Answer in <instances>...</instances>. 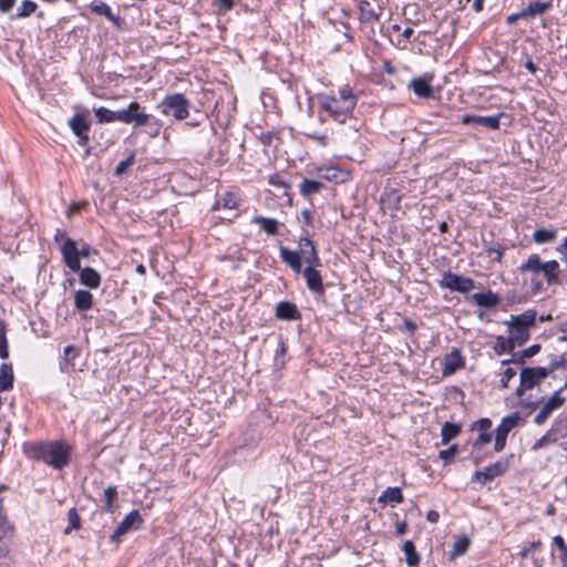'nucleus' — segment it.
<instances>
[{
    "instance_id": "b1692460",
    "label": "nucleus",
    "mask_w": 567,
    "mask_h": 567,
    "mask_svg": "<svg viewBox=\"0 0 567 567\" xmlns=\"http://www.w3.org/2000/svg\"><path fill=\"white\" fill-rule=\"evenodd\" d=\"M13 383V369L9 363H3L0 367V391H7L12 388Z\"/></svg>"
},
{
    "instance_id": "412c9836",
    "label": "nucleus",
    "mask_w": 567,
    "mask_h": 567,
    "mask_svg": "<svg viewBox=\"0 0 567 567\" xmlns=\"http://www.w3.org/2000/svg\"><path fill=\"white\" fill-rule=\"evenodd\" d=\"M93 296L87 290H78L74 293V305L78 310L85 311L92 307Z\"/></svg>"
},
{
    "instance_id": "e2e57ef3",
    "label": "nucleus",
    "mask_w": 567,
    "mask_h": 567,
    "mask_svg": "<svg viewBox=\"0 0 567 567\" xmlns=\"http://www.w3.org/2000/svg\"><path fill=\"white\" fill-rule=\"evenodd\" d=\"M91 249L89 245H83L79 248V258H86L90 256Z\"/></svg>"
},
{
    "instance_id": "f8f14e48",
    "label": "nucleus",
    "mask_w": 567,
    "mask_h": 567,
    "mask_svg": "<svg viewBox=\"0 0 567 567\" xmlns=\"http://www.w3.org/2000/svg\"><path fill=\"white\" fill-rule=\"evenodd\" d=\"M433 78V74L430 73H425L419 78H413L409 83V89L412 90L419 97L429 99L433 93L431 86Z\"/></svg>"
},
{
    "instance_id": "4d7b16f0",
    "label": "nucleus",
    "mask_w": 567,
    "mask_h": 567,
    "mask_svg": "<svg viewBox=\"0 0 567 567\" xmlns=\"http://www.w3.org/2000/svg\"><path fill=\"white\" fill-rule=\"evenodd\" d=\"M539 350H540V346L533 344L529 348L522 351V358H530V357L535 355L536 353H538Z\"/></svg>"
},
{
    "instance_id": "72a5a7b5",
    "label": "nucleus",
    "mask_w": 567,
    "mask_h": 567,
    "mask_svg": "<svg viewBox=\"0 0 567 567\" xmlns=\"http://www.w3.org/2000/svg\"><path fill=\"white\" fill-rule=\"evenodd\" d=\"M558 271L559 265L556 260L544 262L540 270V272H544L546 276L548 284H551L557 279Z\"/></svg>"
},
{
    "instance_id": "58836bf2",
    "label": "nucleus",
    "mask_w": 567,
    "mask_h": 567,
    "mask_svg": "<svg viewBox=\"0 0 567 567\" xmlns=\"http://www.w3.org/2000/svg\"><path fill=\"white\" fill-rule=\"evenodd\" d=\"M68 527L64 529V533L68 535L73 529H80L81 527V518L75 508H71L68 513Z\"/></svg>"
},
{
    "instance_id": "0e129e2a",
    "label": "nucleus",
    "mask_w": 567,
    "mask_h": 567,
    "mask_svg": "<svg viewBox=\"0 0 567 567\" xmlns=\"http://www.w3.org/2000/svg\"><path fill=\"white\" fill-rule=\"evenodd\" d=\"M557 250L564 255V260L567 264V237L563 241V244L557 248Z\"/></svg>"
},
{
    "instance_id": "39448f33",
    "label": "nucleus",
    "mask_w": 567,
    "mask_h": 567,
    "mask_svg": "<svg viewBox=\"0 0 567 567\" xmlns=\"http://www.w3.org/2000/svg\"><path fill=\"white\" fill-rule=\"evenodd\" d=\"M151 115L136 101L128 104L127 107L118 110L117 121L124 124H134L145 126L150 122Z\"/></svg>"
},
{
    "instance_id": "423d86ee",
    "label": "nucleus",
    "mask_w": 567,
    "mask_h": 567,
    "mask_svg": "<svg viewBox=\"0 0 567 567\" xmlns=\"http://www.w3.org/2000/svg\"><path fill=\"white\" fill-rule=\"evenodd\" d=\"M519 420L520 416L518 413H513L502 419L495 430L494 449L496 452H501L505 447L508 433L518 425Z\"/></svg>"
},
{
    "instance_id": "bf43d9fd",
    "label": "nucleus",
    "mask_w": 567,
    "mask_h": 567,
    "mask_svg": "<svg viewBox=\"0 0 567 567\" xmlns=\"http://www.w3.org/2000/svg\"><path fill=\"white\" fill-rule=\"evenodd\" d=\"M16 0H0V10L8 12L13 7Z\"/></svg>"
},
{
    "instance_id": "3c124183",
    "label": "nucleus",
    "mask_w": 567,
    "mask_h": 567,
    "mask_svg": "<svg viewBox=\"0 0 567 567\" xmlns=\"http://www.w3.org/2000/svg\"><path fill=\"white\" fill-rule=\"evenodd\" d=\"M540 546H542V542L539 539L533 542L529 545V547H525L520 550V553H519L520 558H523V559L526 558L532 551L539 549Z\"/></svg>"
},
{
    "instance_id": "8fccbe9b",
    "label": "nucleus",
    "mask_w": 567,
    "mask_h": 567,
    "mask_svg": "<svg viewBox=\"0 0 567 567\" xmlns=\"http://www.w3.org/2000/svg\"><path fill=\"white\" fill-rule=\"evenodd\" d=\"M492 440V435L488 432H483L478 434L477 439L474 442V447H481L487 443H489Z\"/></svg>"
},
{
    "instance_id": "dca6fc26",
    "label": "nucleus",
    "mask_w": 567,
    "mask_h": 567,
    "mask_svg": "<svg viewBox=\"0 0 567 567\" xmlns=\"http://www.w3.org/2000/svg\"><path fill=\"white\" fill-rule=\"evenodd\" d=\"M464 361L458 350L454 349L444 358L443 375L447 377L463 368Z\"/></svg>"
},
{
    "instance_id": "f3484780",
    "label": "nucleus",
    "mask_w": 567,
    "mask_h": 567,
    "mask_svg": "<svg viewBox=\"0 0 567 567\" xmlns=\"http://www.w3.org/2000/svg\"><path fill=\"white\" fill-rule=\"evenodd\" d=\"M316 266H307L302 274L307 281L308 288L313 292H323L322 278L315 269Z\"/></svg>"
},
{
    "instance_id": "37998d69",
    "label": "nucleus",
    "mask_w": 567,
    "mask_h": 567,
    "mask_svg": "<svg viewBox=\"0 0 567 567\" xmlns=\"http://www.w3.org/2000/svg\"><path fill=\"white\" fill-rule=\"evenodd\" d=\"M516 375L515 369L511 367H506L504 371L501 373L499 379V388L506 389L508 386V382Z\"/></svg>"
},
{
    "instance_id": "69168bd1",
    "label": "nucleus",
    "mask_w": 567,
    "mask_h": 567,
    "mask_svg": "<svg viewBox=\"0 0 567 567\" xmlns=\"http://www.w3.org/2000/svg\"><path fill=\"white\" fill-rule=\"evenodd\" d=\"M405 532H406V523L405 522L398 523L396 527H395V533L399 536H402Z\"/></svg>"
},
{
    "instance_id": "e433bc0d",
    "label": "nucleus",
    "mask_w": 567,
    "mask_h": 567,
    "mask_svg": "<svg viewBox=\"0 0 567 567\" xmlns=\"http://www.w3.org/2000/svg\"><path fill=\"white\" fill-rule=\"evenodd\" d=\"M556 237V231L554 229H537L534 231L533 234V239L537 243V244H545V243H550L555 239Z\"/></svg>"
},
{
    "instance_id": "052dcab7",
    "label": "nucleus",
    "mask_w": 567,
    "mask_h": 567,
    "mask_svg": "<svg viewBox=\"0 0 567 567\" xmlns=\"http://www.w3.org/2000/svg\"><path fill=\"white\" fill-rule=\"evenodd\" d=\"M440 518V514L436 511H429L426 514V519L430 523H436Z\"/></svg>"
},
{
    "instance_id": "6e6d98bb",
    "label": "nucleus",
    "mask_w": 567,
    "mask_h": 567,
    "mask_svg": "<svg viewBox=\"0 0 567 567\" xmlns=\"http://www.w3.org/2000/svg\"><path fill=\"white\" fill-rule=\"evenodd\" d=\"M532 369L534 370V372L536 373V375L538 377L540 382L543 380H545L551 373V369H548V368H545V367H535V368H532Z\"/></svg>"
},
{
    "instance_id": "09e8293b",
    "label": "nucleus",
    "mask_w": 567,
    "mask_h": 567,
    "mask_svg": "<svg viewBox=\"0 0 567 567\" xmlns=\"http://www.w3.org/2000/svg\"><path fill=\"white\" fill-rule=\"evenodd\" d=\"M456 453H457V446L452 445L447 450H443L440 452V458L447 463L453 460V457L456 455Z\"/></svg>"
},
{
    "instance_id": "5fc2aeb1",
    "label": "nucleus",
    "mask_w": 567,
    "mask_h": 567,
    "mask_svg": "<svg viewBox=\"0 0 567 567\" xmlns=\"http://www.w3.org/2000/svg\"><path fill=\"white\" fill-rule=\"evenodd\" d=\"M497 347H496V351L497 352H501V351H511L513 350V348L511 347V344L508 343V340L507 338H504V337H498L497 338Z\"/></svg>"
},
{
    "instance_id": "7c9ffc66",
    "label": "nucleus",
    "mask_w": 567,
    "mask_h": 567,
    "mask_svg": "<svg viewBox=\"0 0 567 567\" xmlns=\"http://www.w3.org/2000/svg\"><path fill=\"white\" fill-rule=\"evenodd\" d=\"M461 427L457 424L445 422L441 430L442 443L447 444L452 439L457 436Z\"/></svg>"
},
{
    "instance_id": "c85d7f7f",
    "label": "nucleus",
    "mask_w": 567,
    "mask_h": 567,
    "mask_svg": "<svg viewBox=\"0 0 567 567\" xmlns=\"http://www.w3.org/2000/svg\"><path fill=\"white\" fill-rule=\"evenodd\" d=\"M550 7V2H539V1H536V2H533V3H529L527 6V8H525L520 16L522 17H534L536 14H540L545 11H547Z\"/></svg>"
},
{
    "instance_id": "4c0bfd02",
    "label": "nucleus",
    "mask_w": 567,
    "mask_h": 567,
    "mask_svg": "<svg viewBox=\"0 0 567 567\" xmlns=\"http://www.w3.org/2000/svg\"><path fill=\"white\" fill-rule=\"evenodd\" d=\"M238 205L237 198L233 193H226L220 200H217L213 209L217 210L220 207L235 209Z\"/></svg>"
},
{
    "instance_id": "7ed1b4c3",
    "label": "nucleus",
    "mask_w": 567,
    "mask_h": 567,
    "mask_svg": "<svg viewBox=\"0 0 567 567\" xmlns=\"http://www.w3.org/2000/svg\"><path fill=\"white\" fill-rule=\"evenodd\" d=\"M536 312L527 310L518 316H512L508 321V343L512 348L522 346L529 339L528 329L534 326Z\"/></svg>"
},
{
    "instance_id": "338daca9",
    "label": "nucleus",
    "mask_w": 567,
    "mask_h": 567,
    "mask_svg": "<svg viewBox=\"0 0 567 567\" xmlns=\"http://www.w3.org/2000/svg\"><path fill=\"white\" fill-rule=\"evenodd\" d=\"M483 1L484 0H474L473 1V9L475 12H481L483 10Z\"/></svg>"
},
{
    "instance_id": "4be33fe9",
    "label": "nucleus",
    "mask_w": 567,
    "mask_h": 567,
    "mask_svg": "<svg viewBox=\"0 0 567 567\" xmlns=\"http://www.w3.org/2000/svg\"><path fill=\"white\" fill-rule=\"evenodd\" d=\"M473 301L480 307H494L499 302L497 295L492 291L477 292L472 296Z\"/></svg>"
},
{
    "instance_id": "de8ad7c7",
    "label": "nucleus",
    "mask_w": 567,
    "mask_h": 567,
    "mask_svg": "<svg viewBox=\"0 0 567 567\" xmlns=\"http://www.w3.org/2000/svg\"><path fill=\"white\" fill-rule=\"evenodd\" d=\"M555 442H556L555 437H551L549 434H546V435L542 436L540 439H538L533 444L532 450L537 451V450H540L542 447H544L546 444L555 443Z\"/></svg>"
},
{
    "instance_id": "c9c22d12",
    "label": "nucleus",
    "mask_w": 567,
    "mask_h": 567,
    "mask_svg": "<svg viewBox=\"0 0 567 567\" xmlns=\"http://www.w3.org/2000/svg\"><path fill=\"white\" fill-rule=\"evenodd\" d=\"M91 10L97 14L105 16L109 20L113 21L114 23H117L118 21V18L112 13L111 8L102 1L92 2Z\"/></svg>"
},
{
    "instance_id": "a18cd8bd",
    "label": "nucleus",
    "mask_w": 567,
    "mask_h": 567,
    "mask_svg": "<svg viewBox=\"0 0 567 567\" xmlns=\"http://www.w3.org/2000/svg\"><path fill=\"white\" fill-rule=\"evenodd\" d=\"M134 163V154H131L126 159L121 161L116 168H115V175L121 176L123 173L126 172L128 167H131Z\"/></svg>"
},
{
    "instance_id": "ddd939ff",
    "label": "nucleus",
    "mask_w": 567,
    "mask_h": 567,
    "mask_svg": "<svg viewBox=\"0 0 567 567\" xmlns=\"http://www.w3.org/2000/svg\"><path fill=\"white\" fill-rule=\"evenodd\" d=\"M502 116L503 113H498L493 116L464 114L461 117V122L465 125H481L489 130H497L499 127V120Z\"/></svg>"
},
{
    "instance_id": "f03ea898",
    "label": "nucleus",
    "mask_w": 567,
    "mask_h": 567,
    "mask_svg": "<svg viewBox=\"0 0 567 567\" xmlns=\"http://www.w3.org/2000/svg\"><path fill=\"white\" fill-rule=\"evenodd\" d=\"M318 101L320 107L339 122H343L357 105V97L348 85L341 87L337 94H319Z\"/></svg>"
},
{
    "instance_id": "473e14b6",
    "label": "nucleus",
    "mask_w": 567,
    "mask_h": 567,
    "mask_svg": "<svg viewBox=\"0 0 567 567\" xmlns=\"http://www.w3.org/2000/svg\"><path fill=\"white\" fill-rule=\"evenodd\" d=\"M543 264L544 262L540 261V258L537 255H530L528 259L519 266V270L539 274Z\"/></svg>"
},
{
    "instance_id": "2eb2a0df",
    "label": "nucleus",
    "mask_w": 567,
    "mask_h": 567,
    "mask_svg": "<svg viewBox=\"0 0 567 567\" xmlns=\"http://www.w3.org/2000/svg\"><path fill=\"white\" fill-rule=\"evenodd\" d=\"M298 252L301 256V261L306 262L308 266H319L320 259L317 255V250L315 244L309 238H301L299 241Z\"/></svg>"
},
{
    "instance_id": "f704fd0d",
    "label": "nucleus",
    "mask_w": 567,
    "mask_h": 567,
    "mask_svg": "<svg viewBox=\"0 0 567 567\" xmlns=\"http://www.w3.org/2000/svg\"><path fill=\"white\" fill-rule=\"evenodd\" d=\"M94 114L99 123H111L117 121L118 111H112L101 106L94 110Z\"/></svg>"
},
{
    "instance_id": "c756f323",
    "label": "nucleus",
    "mask_w": 567,
    "mask_h": 567,
    "mask_svg": "<svg viewBox=\"0 0 567 567\" xmlns=\"http://www.w3.org/2000/svg\"><path fill=\"white\" fill-rule=\"evenodd\" d=\"M470 546V539L466 536L460 537L456 539L450 550L451 559H454L458 556H462L466 553Z\"/></svg>"
},
{
    "instance_id": "774afa93",
    "label": "nucleus",
    "mask_w": 567,
    "mask_h": 567,
    "mask_svg": "<svg viewBox=\"0 0 567 567\" xmlns=\"http://www.w3.org/2000/svg\"><path fill=\"white\" fill-rule=\"evenodd\" d=\"M525 68H526L529 72H532V73H534V72L536 71V69H537V68H536V65L534 64V62H533L532 60H527V61L525 62Z\"/></svg>"
},
{
    "instance_id": "aec40b11",
    "label": "nucleus",
    "mask_w": 567,
    "mask_h": 567,
    "mask_svg": "<svg viewBox=\"0 0 567 567\" xmlns=\"http://www.w3.org/2000/svg\"><path fill=\"white\" fill-rule=\"evenodd\" d=\"M10 530L11 525L4 514L2 499H0V557H3L9 553V547L2 542V539L6 538Z\"/></svg>"
},
{
    "instance_id": "13d9d810",
    "label": "nucleus",
    "mask_w": 567,
    "mask_h": 567,
    "mask_svg": "<svg viewBox=\"0 0 567 567\" xmlns=\"http://www.w3.org/2000/svg\"><path fill=\"white\" fill-rule=\"evenodd\" d=\"M525 358H522V352L515 353L511 360H503L501 365H507L509 362L523 363Z\"/></svg>"
},
{
    "instance_id": "4468645a",
    "label": "nucleus",
    "mask_w": 567,
    "mask_h": 567,
    "mask_svg": "<svg viewBox=\"0 0 567 567\" xmlns=\"http://www.w3.org/2000/svg\"><path fill=\"white\" fill-rule=\"evenodd\" d=\"M72 132L76 135L78 143L82 146L89 142L90 123L83 114H75L69 122Z\"/></svg>"
},
{
    "instance_id": "680f3d73",
    "label": "nucleus",
    "mask_w": 567,
    "mask_h": 567,
    "mask_svg": "<svg viewBox=\"0 0 567 567\" xmlns=\"http://www.w3.org/2000/svg\"><path fill=\"white\" fill-rule=\"evenodd\" d=\"M492 422L488 419H482L480 421V431L488 432L491 429Z\"/></svg>"
},
{
    "instance_id": "5701e85b",
    "label": "nucleus",
    "mask_w": 567,
    "mask_h": 567,
    "mask_svg": "<svg viewBox=\"0 0 567 567\" xmlns=\"http://www.w3.org/2000/svg\"><path fill=\"white\" fill-rule=\"evenodd\" d=\"M280 256L285 262H287L296 272H301V256L293 250L288 248H281Z\"/></svg>"
},
{
    "instance_id": "6e6552de",
    "label": "nucleus",
    "mask_w": 567,
    "mask_h": 567,
    "mask_svg": "<svg viewBox=\"0 0 567 567\" xmlns=\"http://www.w3.org/2000/svg\"><path fill=\"white\" fill-rule=\"evenodd\" d=\"M441 286L453 291L468 292L474 288V281L463 276L446 272L443 275Z\"/></svg>"
},
{
    "instance_id": "a19ab883",
    "label": "nucleus",
    "mask_w": 567,
    "mask_h": 567,
    "mask_svg": "<svg viewBox=\"0 0 567 567\" xmlns=\"http://www.w3.org/2000/svg\"><path fill=\"white\" fill-rule=\"evenodd\" d=\"M554 544L560 551L561 567H567V545L561 536L557 535L553 538Z\"/></svg>"
},
{
    "instance_id": "79ce46f5",
    "label": "nucleus",
    "mask_w": 567,
    "mask_h": 567,
    "mask_svg": "<svg viewBox=\"0 0 567 567\" xmlns=\"http://www.w3.org/2000/svg\"><path fill=\"white\" fill-rule=\"evenodd\" d=\"M78 355L76 349L73 346L64 348V363L61 364V370H68L72 365V361Z\"/></svg>"
},
{
    "instance_id": "603ef678",
    "label": "nucleus",
    "mask_w": 567,
    "mask_h": 567,
    "mask_svg": "<svg viewBox=\"0 0 567 567\" xmlns=\"http://www.w3.org/2000/svg\"><path fill=\"white\" fill-rule=\"evenodd\" d=\"M0 357L7 359L9 357L8 341L4 332H0Z\"/></svg>"
},
{
    "instance_id": "0eeeda50",
    "label": "nucleus",
    "mask_w": 567,
    "mask_h": 567,
    "mask_svg": "<svg viewBox=\"0 0 567 567\" xmlns=\"http://www.w3.org/2000/svg\"><path fill=\"white\" fill-rule=\"evenodd\" d=\"M565 389H558L555 391L551 396L542 405L539 412L534 417V423L536 425H542L546 422L553 411L559 409L566 402L565 396L561 395V391Z\"/></svg>"
},
{
    "instance_id": "49530a36",
    "label": "nucleus",
    "mask_w": 567,
    "mask_h": 567,
    "mask_svg": "<svg viewBox=\"0 0 567 567\" xmlns=\"http://www.w3.org/2000/svg\"><path fill=\"white\" fill-rule=\"evenodd\" d=\"M35 9H37V4L33 1L25 0L22 2L21 7H20L19 16H21V17L30 16L31 13H33L35 11Z\"/></svg>"
},
{
    "instance_id": "f257e3e1",
    "label": "nucleus",
    "mask_w": 567,
    "mask_h": 567,
    "mask_svg": "<svg viewBox=\"0 0 567 567\" xmlns=\"http://www.w3.org/2000/svg\"><path fill=\"white\" fill-rule=\"evenodd\" d=\"M24 453L29 458L43 462L54 470H62L70 461V449L60 441L27 444Z\"/></svg>"
},
{
    "instance_id": "2f4dec72",
    "label": "nucleus",
    "mask_w": 567,
    "mask_h": 567,
    "mask_svg": "<svg viewBox=\"0 0 567 567\" xmlns=\"http://www.w3.org/2000/svg\"><path fill=\"white\" fill-rule=\"evenodd\" d=\"M403 501V495L399 487H389L383 494L379 497V503H401Z\"/></svg>"
},
{
    "instance_id": "a878e982",
    "label": "nucleus",
    "mask_w": 567,
    "mask_h": 567,
    "mask_svg": "<svg viewBox=\"0 0 567 567\" xmlns=\"http://www.w3.org/2000/svg\"><path fill=\"white\" fill-rule=\"evenodd\" d=\"M252 223L260 226V228L268 235H275L278 231L279 223L272 218L255 217Z\"/></svg>"
},
{
    "instance_id": "cd10ccee",
    "label": "nucleus",
    "mask_w": 567,
    "mask_h": 567,
    "mask_svg": "<svg viewBox=\"0 0 567 567\" xmlns=\"http://www.w3.org/2000/svg\"><path fill=\"white\" fill-rule=\"evenodd\" d=\"M519 381H523V386H527V389H533L540 383V380L532 368H524L520 371Z\"/></svg>"
},
{
    "instance_id": "864d4df0",
    "label": "nucleus",
    "mask_w": 567,
    "mask_h": 567,
    "mask_svg": "<svg viewBox=\"0 0 567 567\" xmlns=\"http://www.w3.org/2000/svg\"><path fill=\"white\" fill-rule=\"evenodd\" d=\"M217 9L219 13L229 11L234 6V0H216Z\"/></svg>"
},
{
    "instance_id": "393cba45",
    "label": "nucleus",
    "mask_w": 567,
    "mask_h": 567,
    "mask_svg": "<svg viewBox=\"0 0 567 567\" xmlns=\"http://www.w3.org/2000/svg\"><path fill=\"white\" fill-rule=\"evenodd\" d=\"M402 550L405 555V561L410 567H416L420 563V556L415 550L412 540H405L402 546Z\"/></svg>"
},
{
    "instance_id": "20e7f679",
    "label": "nucleus",
    "mask_w": 567,
    "mask_h": 567,
    "mask_svg": "<svg viewBox=\"0 0 567 567\" xmlns=\"http://www.w3.org/2000/svg\"><path fill=\"white\" fill-rule=\"evenodd\" d=\"M189 101L181 93L167 95L157 105L164 115H173L176 121H183L189 115Z\"/></svg>"
},
{
    "instance_id": "1a4fd4ad",
    "label": "nucleus",
    "mask_w": 567,
    "mask_h": 567,
    "mask_svg": "<svg viewBox=\"0 0 567 567\" xmlns=\"http://www.w3.org/2000/svg\"><path fill=\"white\" fill-rule=\"evenodd\" d=\"M508 468V462L507 461H498L494 464H491L486 467H484L482 471H476L472 478L473 481L480 482L482 485H484L486 482H489L494 480L497 476L503 475Z\"/></svg>"
},
{
    "instance_id": "bb28decb",
    "label": "nucleus",
    "mask_w": 567,
    "mask_h": 567,
    "mask_svg": "<svg viewBox=\"0 0 567 567\" xmlns=\"http://www.w3.org/2000/svg\"><path fill=\"white\" fill-rule=\"evenodd\" d=\"M322 187V184L315 179H303L300 184V193L305 197H311L317 194Z\"/></svg>"
},
{
    "instance_id": "c03bdc74",
    "label": "nucleus",
    "mask_w": 567,
    "mask_h": 567,
    "mask_svg": "<svg viewBox=\"0 0 567 567\" xmlns=\"http://www.w3.org/2000/svg\"><path fill=\"white\" fill-rule=\"evenodd\" d=\"M548 369H551V373L555 370H563L565 371V383H563L561 389H567V362L564 359L555 360L550 363Z\"/></svg>"
},
{
    "instance_id": "9d476101",
    "label": "nucleus",
    "mask_w": 567,
    "mask_h": 567,
    "mask_svg": "<svg viewBox=\"0 0 567 567\" xmlns=\"http://www.w3.org/2000/svg\"><path fill=\"white\" fill-rule=\"evenodd\" d=\"M142 523L141 515L137 511H132L128 513L121 524L115 528L113 534L111 535V540L117 543L123 535H125L130 529L137 528Z\"/></svg>"
},
{
    "instance_id": "9b49d317",
    "label": "nucleus",
    "mask_w": 567,
    "mask_h": 567,
    "mask_svg": "<svg viewBox=\"0 0 567 567\" xmlns=\"http://www.w3.org/2000/svg\"><path fill=\"white\" fill-rule=\"evenodd\" d=\"M62 257L65 262V265L72 270V271H79L80 270V258H79V247L76 243L68 238L62 248H61Z\"/></svg>"
},
{
    "instance_id": "a211bd4d",
    "label": "nucleus",
    "mask_w": 567,
    "mask_h": 567,
    "mask_svg": "<svg viewBox=\"0 0 567 567\" xmlns=\"http://www.w3.org/2000/svg\"><path fill=\"white\" fill-rule=\"evenodd\" d=\"M276 316L281 320H298L300 312L296 305L289 301H281L276 307Z\"/></svg>"
},
{
    "instance_id": "ea45409f",
    "label": "nucleus",
    "mask_w": 567,
    "mask_h": 567,
    "mask_svg": "<svg viewBox=\"0 0 567 567\" xmlns=\"http://www.w3.org/2000/svg\"><path fill=\"white\" fill-rule=\"evenodd\" d=\"M117 496V491L114 486H109L104 489V499H105V507L106 511L110 513L114 512L113 502L115 501Z\"/></svg>"
},
{
    "instance_id": "6ab92c4d",
    "label": "nucleus",
    "mask_w": 567,
    "mask_h": 567,
    "mask_svg": "<svg viewBox=\"0 0 567 567\" xmlns=\"http://www.w3.org/2000/svg\"><path fill=\"white\" fill-rule=\"evenodd\" d=\"M80 282L83 286H86L90 289H96L101 284V276L100 274L91 268L85 267L83 269L80 268Z\"/></svg>"
}]
</instances>
